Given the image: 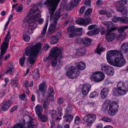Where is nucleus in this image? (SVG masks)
Segmentation results:
<instances>
[{"label":"nucleus","mask_w":128,"mask_h":128,"mask_svg":"<svg viewBox=\"0 0 128 128\" xmlns=\"http://www.w3.org/2000/svg\"><path fill=\"white\" fill-rule=\"evenodd\" d=\"M29 117L30 118V120L26 122L27 123H28V128H33L34 125L32 123V118L29 116ZM16 128H23V127L22 125L19 124L17 126Z\"/></svg>","instance_id":"nucleus-18"},{"label":"nucleus","mask_w":128,"mask_h":128,"mask_svg":"<svg viewBox=\"0 0 128 128\" xmlns=\"http://www.w3.org/2000/svg\"><path fill=\"white\" fill-rule=\"evenodd\" d=\"M8 45L5 42H3L0 48L1 51L0 55V60H2L4 56V54L7 50Z\"/></svg>","instance_id":"nucleus-11"},{"label":"nucleus","mask_w":128,"mask_h":128,"mask_svg":"<svg viewBox=\"0 0 128 128\" xmlns=\"http://www.w3.org/2000/svg\"><path fill=\"white\" fill-rule=\"evenodd\" d=\"M50 42L51 44H56L59 41V39L58 37L55 35L52 36L50 38Z\"/></svg>","instance_id":"nucleus-26"},{"label":"nucleus","mask_w":128,"mask_h":128,"mask_svg":"<svg viewBox=\"0 0 128 128\" xmlns=\"http://www.w3.org/2000/svg\"><path fill=\"white\" fill-rule=\"evenodd\" d=\"M23 38L24 41L26 42H28L30 40V36L26 34H23Z\"/></svg>","instance_id":"nucleus-42"},{"label":"nucleus","mask_w":128,"mask_h":128,"mask_svg":"<svg viewBox=\"0 0 128 128\" xmlns=\"http://www.w3.org/2000/svg\"><path fill=\"white\" fill-rule=\"evenodd\" d=\"M96 115L93 114L85 116L84 118V120L85 121L90 124H92V122L96 120Z\"/></svg>","instance_id":"nucleus-12"},{"label":"nucleus","mask_w":128,"mask_h":128,"mask_svg":"<svg viewBox=\"0 0 128 128\" xmlns=\"http://www.w3.org/2000/svg\"><path fill=\"white\" fill-rule=\"evenodd\" d=\"M92 40L90 38H86L84 40H82V42L83 43L84 45L85 46H88L91 44Z\"/></svg>","instance_id":"nucleus-25"},{"label":"nucleus","mask_w":128,"mask_h":128,"mask_svg":"<svg viewBox=\"0 0 128 128\" xmlns=\"http://www.w3.org/2000/svg\"><path fill=\"white\" fill-rule=\"evenodd\" d=\"M80 72L74 66L70 67L68 69L66 74V76L70 78H73L78 76Z\"/></svg>","instance_id":"nucleus-5"},{"label":"nucleus","mask_w":128,"mask_h":128,"mask_svg":"<svg viewBox=\"0 0 128 128\" xmlns=\"http://www.w3.org/2000/svg\"><path fill=\"white\" fill-rule=\"evenodd\" d=\"M80 120V119L79 116H76L74 120V122L76 124H78Z\"/></svg>","instance_id":"nucleus-53"},{"label":"nucleus","mask_w":128,"mask_h":128,"mask_svg":"<svg viewBox=\"0 0 128 128\" xmlns=\"http://www.w3.org/2000/svg\"><path fill=\"white\" fill-rule=\"evenodd\" d=\"M38 116L42 122H46V116L42 115V114Z\"/></svg>","instance_id":"nucleus-43"},{"label":"nucleus","mask_w":128,"mask_h":128,"mask_svg":"<svg viewBox=\"0 0 128 128\" xmlns=\"http://www.w3.org/2000/svg\"><path fill=\"white\" fill-rule=\"evenodd\" d=\"M90 19H84L81 18L79 20H76V23L80 24H88L90 23Z\"/></svg>","instance_id":"nucleus-17"},{"label":"nucleus","mask_w":128,"mask_h":128,"mask_svg":"<svg viewBox=\"0 0 128 128\" xmlns=\"http://www.w3.org/2000/svg\"><path fill=\"white\" fill-rule=\"evenodd\" d=\"M42 95L43 96V100L44 102L43 107L44 108V109H47L48 108V95H45L44 94H43Z\"/></svg>","instance_id":"nucleus-22"},{"label":"nucleus","mask_w":128,"mask_h":128,"mask_svg":"<svg viewBox=\"0 0 128 128\" xmlns=\"http://www.w3.org/2000/svg\"><path fill=\"white\" fill-rule=\"evenodd\" d=\"M72 108L70 106H68L67 108V109L66 110V113L67 114L69 113H72Z\"/></svg>","instance_id":"nucleus-52"},{"label":"nucleus","mask_w":128,"mask_h":128,"mask_svg":"<svg viewBox=\"0 0 128 128\" xmlns=\"http://www.w3.org/2000/svg\"><path fill=\"white\" fill-rule=\"evenodd\" d=\"M86 52L85 49L84 48H80L77 51V53L79 56L84 55Z\"/></svg>","instance_id":"nucleus-33"},{"label":"nucleus","mask_w":128,"mask_h":128,"mask_svg":"<svg viewBox=\"0 0 128 128\" xmlns=\"http://www.w3.org/2000/svg\"><path fill=\"white\" fill-rule=\"evenodd\" d=\"M92 10L91 8L88 9L85 12V14L86 15L89 14L92 11Z\"/></svg>","instance_id":"nucleus-57"},{"label":"nucleus","mask_w":128,"mask_h":128,"mask_svg":"<svg viewBox=\"0 0 128 128\" xmlns=\"http://www.w3.org/2000/svg\"><path fill=\"white\" fill-rule=\"evenodd\" d=\"M101 120L106 122H109L112 121V119L110 118H108L106 116H104L101 119Z\"/></svg>","instance_id":"nucleus-48"},{"label":"nucleus","mask_w":128,"mask_h":128,"mask_svg":"<svg viewBox=\"0 0 128 128\" xmlns=\"http://www.w3.org/2000/svg\"><path fill=\"white\" fill-rule=\"evenodd\" d=\"M117 2L120 5H125L127 3L126 0H120L117 1Z\"/></svg>","instance_id":"nucleus-47"},{"label":"nucleus","mask_w":128,"mask_h":128,"mask_svg":"<svg viewBox=\"0 0 128 128\" xmlns=\"http://www.w3.org/2000/svg\"><path fill=\"white\" fill-rule=\"evenodd\" d=\"M14 69L13 65L12 64H10V66H8L7 70L6 72V74H7L9 73L10 74H12L13 72V70Z\"/></svg>","instance_id":"nucleus-35"},{"label":"nucleus","mask_w":128,"mask_h":128,"mask_svg":"<svg viewBox=\"0 0 128 128\" xmlns=\"http://www.w3.org/2000/svg\"><path fill=\"white\" fill-rule=\"evenodd\" d=\"M120 50L124 53L127 52H128V44L123 43L121 46Z\"/></svg>","instance_id":"nucleus-27"},{"label":"nucleus","mask_w":128,"mask_h":128,"mask_svg":"<svg viewBox=\"0 0 128 128\" xmlns=\"http://www.w3.org/2000/svg\"><path fill=\"white\" fill-rule=\"evenodd\" d=\"M54 92L53 90V88L50 87L48 89V100L51 101L54 100Z\"/></svg>","instance_id":"nucleus-23"},{"label":"nucleus","mask_w":128,"mask_h":128,"mask_svg":"<svg viewBox=\"0 0 128 128\" xmlns=\"http://www.w3.org/2000/svg\"><path fill=\"white\" fill-rule=\"evenodd\" d=\"M125 36L124 35L122 34H120L117 37V40H123L125 38Z\"/></svg>","instance_id":"nucleus-50"},{"label":"nucleus","mask_w":128,"mask_h":128,"mask_svg":"<svg viewBox=\"0 0 128 128\" xmlns=\"http://www.w3.org/2000/svg\"><path fill=\"white\" fill-rule=\"evenodd\" d=\"M107 11L104 10H101L98 11V14L100 15L106 14Z\"/></svg>","instance_id":"nucleus-55"},{"label":"nucleus","mask_w":128,"mask_h":128,"mask_svg":"<svg viewBox=\"0 0 128 128\" xmlns=\"http://www.w3.org/2000/svg\"><path fill=\"white\" fill-rule=\"evenodd\" d=\"M62 50L57 47H54L51 49L50 55L54 59L52 62V64L53 66H55L57 64L58 57L62 54Z\"/></svg>","instance_id":"nucleus-3"},{"label":"nucleus","mask_w":128,"mask_h":128,"mask_svg":"<svg viewBox=\"0 0 128 128\" xmlns=\"http://www.w3.org/2000/svg\"><path fill=\"white\" fill-rule=\"evenodd\" d=\"M102 24L107 28L108 32H111L116 29L114 27V25L112 22H103Z\"/></svg>","instance_id":"nucleus-13"},{"label":"nucleus","mask_w":128,"mask_h":128,"mask_svg":"<svg viewBox=\"0 0 128 128\" xmlns=\"http://www.w3.org/2000/svg\"><path fill=\"white\" fill-rule=\"evenodd\" d=\"M128 29V26H122L118 29V31L119 32L123 33L125 30Z\"/></svg>","instance_id":"nucleus-44"},{"label":"nucleus","mask_w":128,"mask_h":128,"mask_svg":"<svg viewBox=\"0 0 128 128\" xmlns=\"http://www.w3.org/2000/svg\"><path fill=\"white\" fill-rule=\"evenodd\" d=\"M47 86L46 85L45 83L40 84L39 85L38 88L40 91L45 92L46 90Z\"/></svg>","instance_id":"nucleus-24"},{"label":"nucleus","mask_w":128,"mask_h":128,"mask_svg":"<svg viewBox=\"0 0 128 128\" xmlns=\"http://www.w3.org/2000/svg\"><path fill=\"white\" fill-rule=\"evenodd\" d=\"M75 33H73L69 34L68 35L69 37L70 38H72L76 36H81L82 35L81 34H76Z\"/></svg>","instance_id":"nucleus-56"},{"label":"nucleus","mask_w":128,"mask_h":128,"mask_svg":"<svg viewBox=\"0 0 128 128\" xmlns=\"http://www.w3.org/2000/svg\"><path fill=\"white\" fill-rule=\"evenodd\" d=\"M91 76L92 80L98 82L103 80L105 77V75L104 73L100 72H92Z\"/></svg>","instance_id":"nucleus-8"},{"label":"nucleus","mask_w":128,"mask_h":128,"mask_svg":"<svg viewBox=\"0 0 128 128\" xmlns=\"http://www.w3.org/2000/svg\"><path fill=\"white\" fill-rule=\"evenodd\" d=\"M91 86L88 84H84L83 85L82 90L83 94L85 95H86L90 89Z\"/></svg>","instance_id":"nucleus-14"},{"label":"nucleus","mask_w":128,"mask_h":128,"mask_svg":"<svg viewBox=\"0 0 128 128\" xmlns=\"http://www.w3.org/2000/svg\"><path fill=\"white\" fill-rule=\"evenodd\" d=\"M11 83L12 84V87L14 88L18 86V82L16 80L13 79L12 80Z\"/></svg>","instance_id":"nucleus-40"},{"label":"nucleus","mask_w":128,"mask_h":128,"mask_svg":"<svg viewBox=\"0 0 128 128\" xmlns=\"http://www.w3.org/2000/svg\"><path fill=\"white\" fill-rule=\"evenodd\" d=\"M100 32L101 35H103L104 34L105 31L104 28L103 27H102L100 29Z\"/></svg>","instance_id":"nucleus-61"},{"label":"nucleus","mask_w":128,"mask_h":128,"mask_svg":"<svg viewBox=\"0 0 128 128\" xmlns=\"http://www.w3.org/2000/svg\"><path fill=\"white\" fill-rule=\"evenodd\" d=\"M42 45V43L39 42L35 45H32L26 47L24 54V56L19 59V63L21 66H22L24 64L26 59L25 56L29 55L27 59L28 62L31 64H33L36 60L35 58L41 48Z\"/></svg>","instance_id":"nucleus-1"},{"label":"nucleus","mask_w":128,"mask_h":128,"mask_svg":"<svg viewBox=\"0 0 128 128\" xmlns=\"http://www.w3.org/2000/svg\"><path fill=\"white\" fill-rule=\"evenodd\" d=\"M117 86L118 88L123 89L124 87L123 82L122 81H120L118 82L117 85Z\"/></svg>","instance_id":"nucleus-46"},{"label":"nucleus","mask_w":128,"mask_h":128,"mask_svg":"<svg viewBox=\"0 0 128 128\" xmlns=\"http://www.w3.org/2000/svg\"><path fill=\"white\" fill-rule=\"evenodd\" d=\"M120 51L116 50H110L106 54V58L108 62L110 64L116 58Z\"/></svg>","instance_id":"nucleus-6"},{"label":"nucleus","mask_w":128,"mask_h":128,"mask_svg":"<svg viewBox=\"0 0 128 128\" xmlns=\"http://www.w3.org/2000/svg\"><path fill=\"white\" fill-rule=\"evenodd\" d=\"M124 87L123 88L124 90H126V91H128V82H126L124 85Z\"/></svg>","instance_id":"nucleus-62"},{"label":"nucleus","mask_w":128,"mask_h":128,"mask_svg":"<svg viewBox=\"0 0 128 128\" xmlns=\"http://www.w3.org/2000/svg\"><path fill=\"white\" fill-rule=\"evenodd\" d=\"M52 118H54L56 116V111L54 110H52L49 112Z\"/></svg>","instance_id":"nucleus-39"},{"label":"nucleus","mask_w":128,"mask_h":128,"mask_svg":"<svg viewBox=\"0 0 128 128\" xmlns=\"http://www.w3.org/2000/svg\"><path fill=\"white\" fill-rule=\"evenodd\" d=\"M48 19L46 20V22L44 27L43 28L42 31L41 32L40 35L39 36V38H44V37L45 36L46 34V31L48 25Z\"/></svg>","instance_id":"nucleus-21"},{"label":"nucleus","mask_w":128,"mask_h":128,"mask_svg":"<svg viewBox=\"0 0 128 128\" xmlns=\"http://www.w3.org/2000/svg\"><path fill=\"white\" fill-rule=\"evenodd\" d=\"M114 73V70L113 68L110 66L107 72L105 73L110 76H112Z\"/></svg>","instance_id":"nucleus-36"},{"label":"nucleus","mask_w":128,"mask_h":128,"mask_svg":"<svg viewBox=\"0 0 128 128\" xmlns=\"http://www.w3.org/2000/svg\"><path fill=\"white\" fill-rule=\"evenodd\" d=\"M96 94V92H94L90 94V98H93L95 97Z\"/></svg>","instance_id":"nucleus-63"},{"label":"nucleus","mask_w":128,"mask_h":128,"mask_svg":"<svg viewBox=\"0 0 128 128\" xmlns=\"http://www.w3.org/2000/svg\"><path fill=\"white\" fill-rule=\"evenodd\" d=\"M109 91V90L108 88H103L100 92V94L101 98L103 99L106 98L108 94Z\"/></svg>","instance_id":"nucleus-16"},{"label":"nucleus","mask_w":128,"mask_h":128,"mask_svg":"<svg viewBox=\"0 0 128 128\" xmlns=\"http://www.w3.org/2000/svg\"><path fill=\"white\" fill-rule=\"evenodd\" d=\"M121 19V17H117L116 16H114L112 18V20L113 22H116L118 21H120Z\"/></svg>","instance_id":"nucleus-49"},{"label":"nucleus","mask_w":128,"mask_h":128,"mask_svg":"<svg viewBox=\"0 0 128 128\" xmlns=\"http://www.w3.org/2000/svg\"><path fill=\"white\" fill-rule=\"evenodd\" d=\"M116 8L118 11L123 12L122 14L123 15H126L127 14L128 11L124 6H119L118 7L116 6Z\"/></svg>","instance_id":"nucleus-28"},{"label":"nucleus","mask_w":128,"mask_h":128,"mask_svg":"<svg viewBox=\"0 0 128 128\" xmlns=\"http://www.w3.org/2000/svg\"><path fill=\"white\" fill-rule=\"evenodd\" d=\"M102 71L105 73L110 66L106 64H102L100 65Z\"/></svg>","instance_id":"nucleus-31"},{"label":"nucleus","mask_w":128,"mask_h":128,"mask_svg":"<svg viewBox=\"0 0 128 128\" xmlns=\"http://www.w3.org/2000/svg\"><path fill=\"white\" fill-rule=\"evenodd\" d=\"M109 108L108 110V114L111 116L115 115L118 112V106L115 102H113L109 105Z\"/></svg>","instance_id":"nucleus-9"},{"label":"nucleus","mask_w":128,"mask_h":128,"mask_svg":"<svg viewBox=\"0 0 128 128\" xmlns=\"http://www.w3.org/2000/svg\"><path fill=\"white\" fill-rule=\"evenodd\" d=\"M54 14V13H53ZM50 16L51 14L50 13ZM60 13L56 11L55 13V14H54L52 17V16L54 14H53L52 16V18H51L50 16V20H53L54 23L55 25H56L57 24V21L58 20V18L60 17L59 15Z\"/></svg>","instance_id":"nucleus-19"},{"label":"nucleus","mask_w":128,"mask_h":128,"mask_svg":"<svg viewBox=\"0 0 128 128\" xmlns=\"http://www.w3.org/2000/svg\"><path fill=\"white\" fill-rule=\"evenodd\" d=\"M76 66L80 70H83L86 68L85 64L82 62H80L76 63Z\"/></svg>","instance_id":"nucleus-29"},{"label":"nucleus","mask_w":128,"mask_h":128,"mask_svg":"<svg viewBox=\"0 0 128 128\" xmlns=\"http://www.w3.org/2000/svg\"><path fill=\"white\" fill-rule=\"evenodd\" d=\"M35 110L36 113L38 116L42 114V109L41 105L38 104L35 107Z\"/></svg>","instance_id":"nucleus-30"},{"label":"nucleus","mask_w":128,"mask_h":128,"mask_svg":"<svg viewBox=\"0 0 128 128\" xmlns=\"http://www.w3.org/2000/svg\"><path fill=\"white\" fill-rule=\"evenodd\" d=\"M112 93L114 95L118 96L124 95L126 93V91L124 89L115 88L112 90Z\"/></svg>","instance_id":"nucleus-10"},{"label":"nucleus","mask_w":128,"mask_h":128,"mask_svg":"<svg viewBox=\"0 0 128 128\" xmlns=\"http://www.w3.org/2000/svg\"><path fill=\"white\" fill-rule=\"evenodd\" d=\"M117 57L111 63V65L117 67H121L124 65L126 61L124 59L123 54L120 52Z\"/></svg>","instance_id":"nucleus-4"},{"label":"nucleus","mask_w":128,"mask_h":128,"mask_svg":"<svg viewBox=\"0 0 128 128\" xmlns=\"http://www.w3.org/2000/svg\"><path fill=\"white\" fill-rule=\"evenodd\" d=\"M100 30V29L99 28H95L94 30L92 31L94 32V35H96L98 34Z\"/></svg>","instance_id":"nucleus-54"},{"label":"nucleus","mask_w":128,"mask_h":128,"mask_svg":"<svg viewBox=\"0 0 128 128\" xmlns=\"http://www.w3.org/2000/svg\"><path fill=\"white\" fill-rule=\"evenodd\" d=\"M35 74L37 78H39L40 77L39 71L38 68L36 69V72L35 73Z\"/></svg>","instance_id":"nucleus-59"},{"label":"nucleus","mask_w":128,"mask_h":128,"mask_svg":"<svg viewBox=\"0 0 128 128\" xmlns=\"http://www.w3.org/2000/svg\"><path fill=\"white\" fill-rule=\"evenodd\" d=\"M10 30H8V31L6 34V36L4 40L6 42H5L6 44L7 42H9V40L11 39V36L10 34Z\"/></svg>","instance_id":"nucleus-38"},{"label":"nucleus","mask_w":128,"mask_h":128,"mask_svg":"<svg viewBox=\"0 0 128 128\" xmlns=\"http://www.w3.org/2000/svg\"><path fill=\"white\" fill-rule=\"evenodd\" d=\"M110 32H108L106 36V38L108 42L111 41L114 39L117 36V34L115 33L110 34Z\"/></svg>","instance_id":"nucleus-15"},{"label":"nucleus","mask_w":128,"mask_h":128,"mask_svg":"<svg viewBox=\"0 0 128 128\" xmlns=\"http://www.w3.org/2000/svg\"><path fill=\"white\" fill-rule=\"evenodd\" d=\"M64 118L65 121L70 123L72 120L74 116L72 115L68 114L67 116H64Z\"/></svg>","instance_id":"nucleus-34"},{"label":"nucleus","mask_w":128,"mask_h":128,"mask_svg":"<svg viewBox=\"0 0 128 128\" xmlns=\"http://www.w3.org/2000/svg\"><path fill=\"white\" fill-rule=\"evenodd\" d=\"M12 104V102L10 100H8L5 103L2 105V110L4 111H6L7 110Z\"/></svg>","instance_id":"nucleus-20"},{"label":"nucleus","mask_w":128,"mask_h":128,"mask_svg":"<svg viewBox=\"0 0 128 128\" xmlns=\"http://www.w3.org/2000/svg\"><path fill=\"white\" fill-rule=\"evenodd\" d=\"M52 23L53 24L50 25L49 28H48V34H52L56 29L55 26L56 25L54 24L53 22Z\"/></svg>","instance_id":"nucleus-32"},{"label":"nucleus","mask_w":128,"mask_h":128,"mask_svg":"<svg viewBox=\"0 0 128 128\" xmlns=\"http://www.w3.org/2000/svg\"><path fill=\"white\" fill-rule=\"evenodd\" d=\"M121 19L120 20V21L123 23L127 24L128 23V18L126 17H121Z\"/></svg>","instance_id":"nucleus-45"},{"label":"nucleus","mask_w":128,"mask_h":128,"mask_svg":"<svg viewBox=\"0 0 128 128\" xmlns=\"http://www.w3.org/2000/svg\"><path fill=\"white\" fill-rule=\"evenodd\" d=\"M41 11L38 9L36 6H34L28 12L27 16L29 17L32 14V15L30 18V20L32 22L29 25V28H32L34 30L36 27L37 25L34 22H36L41 17Z\"/></svg>","instance_id":"nucleus-2"},{"label":"nucleus","mask_w":128,"mask_h":128,"mask_svg":"<svg viewBox=\"0 0 128 128\" xmlns=\"http://www.w3.org/2000/svg\"><path fill=\"white\" fill-rule=\"evenodd\" d=\"M85 6H82L80 10H79V12L80 13L82 14L84 12V11L85 8Z\"/></svg>","instance_id":"nucleus-60"},{"label":"nucleus","mask_w":128,"mask_h":128,"mask_svg":"<svg viewBox=\"0 0 128 128\" xmlns=\"http://www.w3.org/2000/svg\"><path fill=\"white\" fill-rule=\"evenodd\" d=\"M67 30L68 33L71 32H76V28L75 27L73 26H69Z\"/></svg>","instance_id":"nucleus-37"},{"label":"nucleus","mask_w":128,"mask_h":128,"mask_svg":"<svg viewBox=\"0 0 128 128\" xmlns=\"http://www.w3.org/2000/svg\"><path fill=\"white\" fill-rule=\"evenodd\" d=\"M60 0H48V10L52 18V14L54 12Z\"/></svg>","instance_id":"nucleus-7"},{"label":"nucleus","mask_w":128,"mask_h":128,"mask_svg":"<svg viewBox=\"0 0 128 128\" xmlns=\"http://www.w3.org/2000/svg\"><path fill=\"white\" fill-rule=\"evenodd\" d=\"M58 104H62L65 101L64 98L62 97H60L58 99Z\"/></svg>","instance_id":"nucleus-51"},{"label":"nucleus","mask_w":128,"mask_h":128,"mask_svg":"<svg viewBox=\"0 0 128 128\" xmlns=\"http://www.w3.org/2000/svg\"><path fill=\"white\" fill-rule=\"evenodd\" d=\"M23 9V8L21 6H20L18 8H16V11L18 12H20Z\"/></svg>","instance_id":"nucleus-64"},{"label":"nucleus","mask_w":128,"mask_h":128,"mask_svg":"<svg viewBox=\"0 0 128 128\" xmlns=\"http://www.w3.org/2000/svg\"><path fill=\"white\" fill-rule=\"evenodd\" d=\"M34 30L32 28H29L27 30V32L28 33L30 34H31L33 33V31Z\"/></svg>","instance_id":"nucleus-58"},{"label":"nucleus","mask_w":128,"mask_h":128,"mask_svg":"<svg viewBox=\"0 0 128 128\" xmlns=\"http://www.w3.org/2000/svg\"><path fill=\"white\" fill-rule=\"evenodd\" d=\"M104 49L102 47H100L99 45H98L97 46V48L96 50V52L98 54L100 55L102 52L104 50Z\"/></svg>","instance_id":"nucleus-41"}]
</instances>
